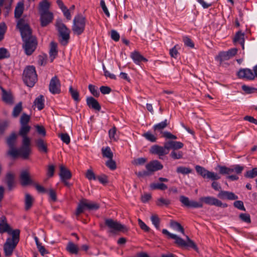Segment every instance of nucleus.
<instances>
[{"label": "nucleus", "instance_id": "obj_51", "mask_svg": "<svg viewBox=\"0 0 257 257\" xmlns=\"http://www.w3.org/2000/svg\"><path fill=\"white\" fill-rule=\"evenodd\" d=\"M3 90V100L7 103H11L12 102V97L10 94L8 93L4 89Z\"/></svg>", "mask_w": 257, "mask_h": 257}, {"label": "nucleus", "instance_id": "obj_48", "mask_svg": "<svg viewBox=\"0 0 257 257\" xmlns=\"http://www.w3.org/2000/svg\"><path fill=\"white\" fill-rule=\"evenodd\" d=\"M22 110V103L21 102L19 103L14 108L13 111V115L14 117H17Z\"/></svg>", "mask_w": 257, "mask_h": 257}, {"label": "nucleus", "instance_id": "obj_32", "mask_svg": "<svg viewBox=\"0 0 257 257\" xmlns=\"http://www.w3.org/2000/svg\"><path fill=\"white\" fill-rule=\"evenodd\" d=\"M30 119V117L29 115L25 113L23 114L20 119L21 128H30V127L28 125V123L29 122Z\"/></svg>", "mask_w": 257, "mask_h": 257}, {"label": "nucleus", "instance_id": "obj_9", "mask_svg": "<svg viewBox=\"0 0 257 257\" xmlns=\"http://www.w3.org/2000/svg\"><path fill=\"white\" fill-rule=\"evenodd\" d=\"M195 169L197 173L204 178H206L212 180H217L220 178V176L217 174L213 172L209 171L204 167L200 166H196Z\"/></svg>", "mask_w": 257, "mask_h": 257}, {"label": "nucleus", "instance_id": "obj_55", "mask_svg": "<svg viewBox=\"0 0 257 257\" xmlns=\"http://www.w3.org/2000/svg\"><path fill=\"white\" fill-rule=\"evenodd\" d=\"M180 201L184 206L189 207L191 200L189 198L182 195L180 197Z\"/></svg>", "mask_w": 257, "mask_h": 257}, {"label": "nucleus", "instance_id": "obj_1", "mask_svg": "<svg viewBox=\"0 0 257 257\" xmlns=\"http://www.w3.org/2000/svg\"><path fill=\"white\" fill-rule=\"evenodd\" d=\"M31 140L25 138L24 140H22V145L20 148L10 149L8 153L14 158L19 157L23 159H27L31 155Z\"/></svg>", "mask_w": 257, "mask_h": 257}, {"label": "nucleus", "instance_id": "obj_13", "mask_svg": "<svg viewBox=\"0 0 257 257\" xmlns=\"http://www.w3.org/2000/svg\"><path fill=\"white\" fill-rule=\"evenodd\" d=\"M200 201L209 205H214L222 208L227 207V204L223 203L219 199L212 196L202 197L200 198Z\"/></svg>", "mask_w": 257, "mask_h": 257}, {"label": "nucleus", "instance_id": "obj_33", "mask_svg": "<svg viewBox=\"0 0 257 257\" xmlns=\"http://www.w3.org/2000/svg\"><path fill=\"white\" fill-rule=\"evenodd\" d=\"M50 6V4L46 1H44L40 3L39 5L40 14L50 12V11H49Z\"/></svg>", "mask_w": 257, "mask_h": 257}, {"label": "nucleus", "instance_id": "obj_46", "mask_svg": "<svg viewBox=\"0 0 257 257\" xmlns=\"http://www.w3.org/2000/svg\"><path fill=\"white\" fill-rule=\"evenodd\" d=\"M257 176V168H254L251 170L247 171L244 176L248 178H253Z\"/></svg>", "mask_w": 257, "mask_h": 257}, {"label": "nucleus", "instance_id": "obj_47", "mask_svg": "<svg viewBox=\"0 0 257 257\" xmlns=\"http://www.w3.org/2000/svg\"><path fill=\"white\" fill-rule=\"evenodd\" d=\"M108 134L111 140L116 141L118 138L119 132L117 130H109Z\"/></svg>", "mask_w": 257, "mask_h": 257}, {"label": "nucleus", "instance_id": "obj_57", "mask_svg": "<svg viewBox=\"0 0 257 257\" xmlns=\"http://www.w3.org/2000/svg\"><path fill=\"white\" fill-rule=\"evenodd\" d=\"M105 164L107 167L112 170H115L116 168L115 162L112 159H108Z\"/></svg>", "mask_w": 257, "mask_h": 257}, {"label": "nucleus", "instance_id": "obj_11", "mask_svg": "<svg viewBox=\"0 0 257 257\" xmlns=\"http://www.w3.org/2000/svg\"><path fill=\"white\" fill-rule=\"evenodd\" d=\"M24 42L23 48L25 50V53L27 55H31L35 50L37 45V41L36 37H31L30 39L27 40H23Z\"/></svg>", "mask_w": 257, "mask_h": 257}, {"label": "nucleus", "instance_id": "obj_63", "mask_svg": "<svg viewBox=\"0 0 257 257\" xmlns=\"http://www.w3.org/2000/svg\"><path fill=\"white\" fill-rule=\"evenodd\" d=\"M241 87H242V89L244 91H245L246 93H248V94L253 93L256 90V89H255L253 87H249V86H246L245 85H242Z\"/></svg>", "mask_w": 257, "mask_h": 257}, {"label": "nucleus", "instance_id": "obj_56", "mask_svg": "<svg viewBox=\"0 0 257 257\" xmlns=\"http://www.w3.org/2000/svg\"><path fill=\"white\" fill-rule=\"evenodd\" d=\"M169 54L171 57L176 59L179 52L178 51L177 45H175L173 48L171 49L169 51Z\"/></svg>", "mask_w": 257, "mask_h": 257}, {"label": "nucleus", "instance_id": "obj_29", "mask_svg": "<svg viewBox=\"0 0 257 257\" xmlns=\"http://www.w3.org/2000/svg\"><path fill=\"white\" fill-rule=\"evenodd\" d=\"M36 146L39 151L47 153L48 152L47 144L42 139H39L36 141Z\"/></svg>", "mask_w": 257, "mask_h": 257}, {"label": "nucleus", "instance_id": "obj_38", "mask_svg": "<svg viewBox=\"0 0 257 257\" xmlns=\"http://www.w3.org/2000/svg\"><path fill=\"white\" fill-rule=\"evenodd\" d=\"M103 157L108 159H112L113 153L109 147L102 148L101 149Z\"/></svg>", "mask_w": 257, "mask_h": 257}, {"label": "nucleus", "instance_id": "obj_42", "mask_svg": "<svg viewBox=\"0 0 257 257\" xmlns=\"http://www.w3.org/2000/svg\"><path fill=\"white\" fill-rule=\"evenodd\" d=\"M69 92L73 99L76 102H78L80 100L79 94L77 90L74 89L72 86H70Z\"/></svg>", "mask_w": 257, "mask_h": 257}, {"label": "nucleus", "instance_id": "obj_5", "mask_svg": "<svg viewBox=\"0 0 257 257\" xmlns=\"http://www.w3.org/2000/svg\"><path fill=\"white\" fill-rule=\"evenodd\" d=\"M17 27L20 31L23 40H27L31 37H35L32 34L31 29L28 21L24 18L20 19L17 21Z\"/></svg>", "mask_w": 257, "mask_h": 257}, {"label": "nucleus", "instance_id": "obj_52", "mask_svg": "<svg viewBox=\"0 0 257 257\" xmlns=\"http://www.w3.org/2000/svg\"><path fill=\"white\" fill-rule=\"evenodd\" d=\"M88 89L91 94L95 97H98L99 95V92L97 90V88L92 84H89L88 86Z\"/></svg>", "mask_w": 257, "mask_h": 257}, {"label": "nucleus", "instance_id": "obj_14", "mask_svg": "<svg viewBox=\"0 0 257 257\" xmlns=\"http://www.w3.org/2000/svg\"><path fill=\"white\" fill-rule=\"evenodd\" d=\"M61 83L57 76L52 78L50 80L49 89L51 93L53 94H59L61 92Z\"/></svg>", "mask_w": 257, "mask_h": 257}, {"label": "nucleus", "instance_id": "obj_17", "mask_svg": "<svg viewBox=\"0 0 257 257\" xmlns=\"http://www.w3.org/2000/svg\"><path fill=\"white\" fill-rule=\"evenodd\" d=\"M17 240L13 241L11 238H8L4 244V251L6 256H10L12 255L14 249L16 247L17 244Z\"/></svg>", "mask_w": 257, "mask_h": 257}, {"label": "nucleus", "instance_id": "obj_8", "mask_svg": "<svg viewBox=\"0 0 257 257\" xmlns=\"http://www.w3.org/2000/svg\"><path fill=\"white\" fill-rule=\"evenodd\" d=\"M170 140L166 141L164 144V146H160L157 145L152 146L150 150V152L152 154L157 155L160 159L162 157L169 153V146Z\"/></svg>", "mask_w": 257, "mask_h": 257}, {"label": "nucleus", "instance_id": "obj_37", "mask_svg": "<svg viewBox=\"0 0 257 257\" xmlns=\"http://www.w3.org/2000/svg\"><path fill=\"white\" fill-rule=\"evenodd\" d=\"M234 41L240 43L242 46V49H244V40L243 33L240 32H237L234 38Z\"/></svg>", "mask_w": 257, "mask_h": 257}, {"label": "nucleus", "instance_id": "obj_19", "mask_svg": "<svg viewBox=\"0 0 257 257\" xmlns=\"http://www.w3.org/2000/svg\"><path fill=\"white\" fill-rule=\"evenodd\" d=\"M40 14L41 25L42 27H45L48 25L53 19V13L50 12Z\"/></svg>", "mask_w": 257, "mask_h": 257}, {"label": "nucleus", "instance_id": "obj_39", "mask_svg": "<svg viewBox=\"0 0 257 257\" xmlns=\"http://www.w3.org/2000/svg\"><path fill=\"white\" fill-rule=\"evenodd\" d=\"M143 136L147 140L151 142H155L157 139L156 135L155 134H152L150 131L143 134Z\"/></svg>", "mask_w": 257, "mask_h": 257}, {"label": "nucleus", "instance_id": "obj_30", "mask_svg": "<svg viewBox=\"0 0 257 257\" xmlns=\"http://www.w3.org/2000/svg\"><path fill=\"white\" fill-rule=\"evenodd\" d=\"M44 98L42 95L37 97L34 102V105L36 107L38 110H41L44 107Z\"/></svg>", "mask_w": 257, "mask_h": 257}, {"label": "nucleus", "instance_id": "obj_49", "mask_svg": "<svg viewBox=\"0 0 257 257\" xmlns=\"http://www.w3.org/2000/svg\"><path fill=\"white\" fill-rule=\"evenodd\" d=\"M239 218L241 221L247 223L251 222L250 215L247 213H240L239 215Z\"/></svg>", "mask_w": 257, "mask_h": 257}, {"label": "nucleus", "instance_id": "obj_28", "mask_svg": "<svg viewBox=\"0 0 257 257\" xmlns=\"http://www.w3.org/2000/svg\"><path fill=\"white\" fill-rule=\"evenodd\" d=\"M66 249L69 253L74 254H77L79 250L78 245L72 241L68 242Z\"/></svg>", "mask_w": 257, "mask_h": 257}, {"label": "nucleus", "instance_id": "obj_25", "mask_svg": "<svg viewBox=\"0 0 257 257\" xmlns=\"http://www.w3.org/2000/svg\"><path fill=\"white\" fill-rule=\"evenodd\" d=\"M24 10V4L23 2H19L15 9V17L17 19H21Z\"/></svg>", "mask_w": 257, "mask_h": 257}, {"label": "nucleus", "instance_id": "obj_53", "mask_svg": "<svg viewBox=\"0 0 257 257\" xmlns=\"http://www.w3.org/2000/svg\"><path fill=\"white\" fill-rule=\"evenodd\" d=\"M147 162V159L145 158H139L134 159L132 161V164L136 166L142 165Z\"/></svg>", "mask_w": 257, "mask_h": 257}, {"label": "nucleus", "instance_id": "obj_54", "mask_svg": "<svg viewBox=\"0 0 257 257\" xmlns=\"http://www.w3.org/2000/svg\"><path fill=\"white\" fill-rule=\"evenodd\" d=\"M151 220L156 228L157 229H159L160 219L158 216L156 215H152L151 217Z\"/></svg>", "mask_w": 257, "mask_h": 257}, {"label": "nucleus", "instance_id": "obj_16", "mask_svg": "<svg viewBox=\"0 0 257 257\" xmlns=\"http://www.w3.org/2000/svg\"><path fill=\"white\" fill-rule=\"evenodd\" d=\"M163 168V165L158 160L151 161L146 165V168L149 175L154 172L162 169Z\"/></svg>", "mask_w": 257, "mask_h": 257}, {"label": "nucleus", "instance_id": "obj_41", "mask_svg": "<svg viewBox=\"0 0 257 257\" xmlns=\"http://www.w3.org/2000/svg\"><path fill=\"white\" fill-rule=\"evenodd\" d=\"M172 239H174L175 240V243L178 245L179 246H180L181 247H185L186 246V242L181 237L178 236L177 235H172Z\"/></svg>", "mask_w": 257, "mask_h": 257}, {"label": "nucleus", "instance_id": "obj_6", "mask_svg": "<svg viewBox=\"0 0 257 257\" xmlns=\"http://www.w3.org/2000/svg\"><path fill=\"white\" fill-rule=\"evenodd\" d=\"M184 147L182 142L170 140L169 151L172 150L170 157L173 160H179L183 158L184 153L179 150Z\"/></svg>", "mask_w": 257, "mask_h": 257}, {"label": "nucleus", "instance_id": "obj_12", "mask_svg": "<svg viewBox=\"0 0 257 257\" xmlns=\"http://www.w3.org/2000/svg\"><path fill=\"white\" fill-rule=\"evenodd\" d=\"M219 173L223 175H229L232 173H235L237 174H240L243 170V167L238 165L231 166L228 168L225 166H218Z\"/></svg>", "mask_w": 257, "mask_h": 257}, {"label": "nucleus", "instance_id": "obj_64", "mask_svg": "<svg viewBox=\"0 0 257 257\" xmlns=\"http://www.w3.org/2000/svg\"><path fill=\"white\" fill-rule=\"evenodd\" d=\"M9 57V54L6 49L0 48V59Z\"/></svg>", "mask_w": 257, "mask_h": 257}, {"label": "nucleus", "instance_id": "obj_2", "mask_svg": "<svg viewBox=\"0 0 257 257\" xmlns=\"http://www.w3.org/2000/svg\"><path fill=\"white\" fill-rule=\"evenodd\" d=\"M86 20L82 14H77L74 18L72 31L74 35L79 36L84 31Z\"/></svg>", "mask_w": 257, "mask_h": 257}, {"label": "nucleus", "instance_id": "obj_26", "mask_svg": "<svg viewBox=\"0 0 257 257\" xmlns=\"http://www.w3.org/2000/svg\"><path fill=\"white\" fill-rule=\"evenodd\" d=\"M7 232L8 233L10 232V226L6 222V217L3 216L1 217L0 220V233Z\"/></svg>", "mask_w": 257, "mask_h": 257}, {"label": "nucleus", "instance_id": "obj_62", "mask_svg": "<svg viewBox=\"0 0 257 257\" xmlns=\"http://www.w3.org/2000/svg\"><path fill=\"white\" fill-rule=\"evenodd\" d=\"M183 42L185 45L190 48H193L194 47V45L192 40L188 37H184L183 38Z\"/></svg>", "mask_w": 257, "mask_h": 257}, {"label": "nucleus", "instance_id": "obj_27", "mask_svg": "<svg viewBox=\"0 0 257 257\" xmlns=\"http://www.w3.org/2000/svg\"><path fill=\"white\" fill-rule=\"evenodd\" d=\"M58 54L57 44L52 41L50 43V49L49 51L50 58L51 62L56 58Z\"/></svg>", "mask_w": 257, "mask_h": 257}, {"label": "nucleus", "instance_id": "obj_7", "mask_svg": "<svg viewBox=\"0 0 257 257\" xmlns=\"http://www.w3.org/2000/svg\"><path fill=\"white\" fill-rule=\"evenodd\" d=\"M56 26L61 37V44L64 46L66 45L70 39V30L61 21H58Z\"/></svg>", "mask_w": 257, "mask_h": 257}, {"label": "nucleus", "instance_id": "obj_50", "mask_svg": "<svg viewBox=\"0 0 257 257\" xmlns=\"http://www.w3.org/2000/svg\"><path fill=\"white\" fill-rule=\"evenodd\" d=\"M58 137L61 138V140L66 144L68 145L70 142V138L69 136L66 133H62L58 134Z\"/></svg>", "mask_w": 257, "mask_h": 257}, {"label": "nucleus", "instance_id": "obj_43", "mask_svg": "<svg viewBox=\"0 0 257 257\" xmlns=\"http://www.w3.org/2000/svg\"><path fill=\"white\" fill-rule=\"evenodd\" d=\"M176 172L177 173L185 175L191 173L192 170L189 168L180 166L177 168Z\"/></svg>", "mask_w": 257, "mask_h": 257}, {"label": "nucleus", "instance_id": "obj_22", "mask_svg": "<svg viewBox=\"0 0 257 257\" xmlns=\"http://www.w3.org/2000/svg\"><path fill=\"white\" fill-rule=\"evenodd\" d=\"M59 167V176L60 177L61 180L70 179L72 177V175L70 171L63 165H60Z\"/></svg>", "mask_w": 257, "mask_h": 257}, {"label": "nucleus", "instance_id": "obj_15", "mask_svg": "<svg viewBox=\"0 0 257 257\" xmlns=\"http://www.w3.org/2000/svg\"><path fill=\"white\" fill-rule=\"evenodd\" d=\"M237 52L236 48H232L226 52H221L216 57V59L222 62L224 61L229 60L235 56Z\"/></svg>", "mask_w": 257, "mask_h": 257}, {"label": "nucleus", "instance_id": "obj_58", "mask_svg": "<svg viewBox=\"0 0 257 257\" xmlns=\"http://www.w3.org/2000/svg\"><path fill=\"white\" fill-rule=\"evenodd\" d=\"M85 177L89 180H96V177L91 169H88L85 174Z\"/></svg>", "mask_w": 257, "mask_h": 257}, {"label": "nucleus", "instance_id": "obj_23", "mask_svg": "<svg viewBox=\"0 0 257 257\" xmlns=\"http://www.w3.org/2000/svg\"><path fill=\"white\" fill-rule=\"evenodd\" d=\"M131 57L137 65H140L142 61L147 62L148 60L139 52L134 51L131 54Z\"/></svg>", "mask_w": 257, "mask_h": 257}, {"label": "nucleus", "instance_id": "obj_3", "mask_svg": "<svg viewBox=\"0 0 257 257\" xmlns=\"http://www.w3.org/2000/svg\"><path fill=\"white\" fill-rule=\"evenodd\" d=\"M23 79L24 83L29 87H33L37 81L35 68L33 66H28L23 72Z\"/></svg>", "mask_w": 257, "mask_h": 257}, {"label": "nucleus", "instance_id": "obj_31", "mask_svg": "<svg viewBox=\"0 0 257 257\" xmlns=\"http://www.w3.org/2000/svg\"><path fill=\"white\" fill-rule=\"evenodd\" d=\"M17 135L15 133H12L7 139V143L10 147V149L15 148V146L16 142Z\"/></svg>", "mask_w": 257, "mask_h": 257}, {"label": "nucleus", "instance_id": "obj_21", "mask_svg": "<svg viewBox=\"0 0 257 257\" xmlns=\"http://www.w3.org/2000/svg\"><path fill=\"white\" fill-rule=\"evenodd\" d=\"M217 196L221 199L233 200L238 199V196L235 195L233 193L222 190H220Z\"/></svg>", "mask_w": 257, "mask_h": 257}, {"label": "nucleus", "instance_id": "obj_18", "mask_svg": "<svg viewBox=\"0 0 257 257\" xmlns=\"http://www.w3.org/2000/svg\"><path fill=\"white\" fill-rule=\"evenodd\" d=\"M237 75L240 78L252 80L254 79L252 71L248 68L240 69L237 72Z\"/></svg>", "mask_w": 257, "mask_h": 257}, {"label": "nucleus", "instance_id": "obj_24", "mask_svg": "<svg viewBox=\"0 0 257 257\" xmlns=\"http://www.w3.org/2000/svg\"><path fill=\"white\" fill-rule=\"evenodd\" d=\"M86 103L90 108L97 111H99L101 109V106L98 102L92 97H87Z\"/></svg>", "mask_w": 257, "mask_h": 257}, {"label": "nucleus", "instance_id": "obj_44", "mask_svg": "<svg viewBox=\"0 0 257 257\" xmlns=\"http://www.w3.org/2000/svg\"><path fill=\"white\" fill-rule=\"evenodd\" d=\"M171 203V201L168 199H165L163 197H161L158 199L156 204L159 206H163L164 205L168 206Z\"/></svg>", "mask_w": 257, "mask_h": 257}, {"label": "nucleus", "instance_id": "obj_59", "mask_svg": "<svg viewBox=\"0 0 257 257\" xmlns=\"http://www.w3.org/2000/svg\"><path fill=\"white\" fill-rule=\"evenodd\" d=\"M162 137L167 139L176 140L177 137L168 132H161Z\"/></svg>", "mask_w": 257, "mask_h": 257}, {"label": "nucleus", "instance_id": "obj_35", "mask_svg": "<svg viewBox=\"0 0 257 257\" xmlns=\"http://www.w3.org/2000/svg\"><path fill=\"white\" fill-rule=\"evenodd\" d=\"M170 226L174 230L181 232L184 234V229L181 225L174 220H171L170 222Z\"/></svg>", "mask_w": 257, "mask_h": 257}, {"label": "nucleus", "instance_id": "obj_34", "mask_svg": "<svg viewBox=\"0 0 257 257\" xmlns=\"http://www.w3.org/2000/svg\"><path fill=\"white\" fill-rule=\"evenodd\" d=\"M34 201L33 197L28 193L25 194V209L29 210L32 206Z\"/></svg>", "mask_w": 257, "mask_h": 257}, {"label": "nucleus", "instance_id": "obj_36", "mask_svg": "<svg viewBox=\"0 0 257 257\" xmlns=\"http://www.w3.org/2000/svg\"><path fill=\"white\" fill-rule=\"evenodd\" d=\"M6 182L10 189L14 186L15 175L12 173H9L6 176Z\"/></svg>", "mask_w": 257, "mask_h": 257}, {"label": "nucleus", "instance_id": "obj_61", "mask_svg": "<svg viewBox=\"0 0 257 257\" xmlns=\"http://www.w3.org/2000/svg\"><path fill=\"white\" fill-rule=\"evenodd\" d=\"M233 205L235 207L237 208V209H238L240 210H243V211L245 210V208L244 206L243 203L242 201H240V200L235 201L233 203Z\"/></svg>", "mask_w": 257, "mask_h": 257}, {"label": "nucleus", "instance_id": "obj_40", "mask_svg": "<svg viewBox=\"0 0 257 257\" xmlns=\"http://www.w3.org/2000/svg\"><path fill=\"white\" fill-rule=\"evenodd\" d=\"M150 187L153 190L159 189L165 190L168 188L166 185L164 183H152L150 185Z\"/></svg>", "mask_w": 257, "mask_h": 257}, {"label": "nucleus", "instance_id": "obj_10", "mask_svg": "<svg viewBox=\"0 0 257 257\" xmlns=\"http://www.w3.org/2000/svg\"><path fill=\"white\" fill-rule=\"evenodd\" d=\"M105 224L110 229L109 231L112 233L126 230L125 226L112 219H105Z\"/></svg>", "mask_w": 257, "mask_h": 257}, {"label": "nucleus", "instance_id": "obj_4", "mask_svg": "<svg viewBox=\"0 0 257 257\" xmlns=\"http://www.w3.org/2000/svg\"><path fill=\"white\" fill-rule=\"evenodd\" d=\"M99 204L95 202L83 198L79 201L76 211V215H79L85 210H96L99 209Z\"/></svg>", "mask_w": 257, "mask_h": 257}, {"label": "nucleus", "instance_id": "obj_45", "mask_svg": "<svg viewBox=\"0 0 257 257\" xmlns=\"http://www.w3.org/2000/svg\"><path fill=\"white\" fill-rule=\"evenodd\" d=\"M10 232L11 233H9L10 234H12L13 237L11 238L12 240H13V241H15L17 240V243H18L19 240V236H20V230L19 229H15L13 231L11 230V229L10 228Z\"/></svg>", "mask_w": 257, "mask_h": 257}, {"label": "nucleus", "instance_id": "obj_60", "mask_svg": "<svg viewBox=\"0 0 257 257\" xmlns=\"http://www.w3.org/2000/svg\"><path fill=\"white\" fill-rule=\"evenodd\" d=\"M168 121L167 119H165L164 121L156 124L154 128H164L166 127H168Z\"/></svg>", "mask_w": 257, "mask_h": 257}, {"label": "nucleus", "instance_id": "obj_20", "mask_svg": "<svg viewBox=\"0 0 257 257\" xmlns=\"http://www.w3.org/2000/svg\"><path fill=\"white\" fill-rule=\"evenodd\" d=\"M20 180L21 185L23 186H27L32 183V181L30 177V174L26 170H23L21 172Z\"/></svg>", "mask_w": 257, "mask_h": 257}]
</instances>
